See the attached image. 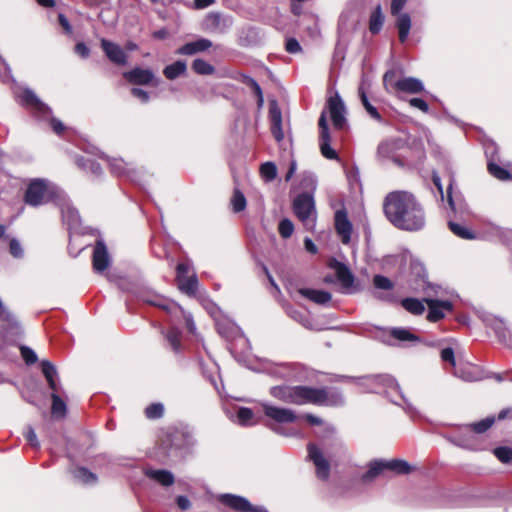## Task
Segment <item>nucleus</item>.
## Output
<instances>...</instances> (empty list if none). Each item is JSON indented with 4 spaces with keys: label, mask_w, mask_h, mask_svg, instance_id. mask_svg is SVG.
Returning <instances> with one entry per match:
<instances>
[{
    "label": "nucleus",
    "mask_w": 512,
    "mask_h": 512,
    "mask_svg": "<svg viewBox=\"0 0 512 512\" xmlns=\"http://www.w3.org/2000/svg\"><path fill=\"white\" fill-rule=\"evenodd\" d=\"M383 210L388 221L404 231H419L425 226V213L413 194L390 192L384 199Z\"/></svg>",
    "instance_id": "obj_1"
},
{
    "label": "nucleus",
    "mask_w": 512,
    "mask_h": 512,
    "mask_svg": "<svg viewBox=\"0 0 512 512\" xmlns=\"http://www.w3.org/2000/svg\"><path fill=\"white\" fill-rule=\"evenodd\" d=\"M343 380H353L364 392L385 393L392 403L400 406L409 415L416 414V408L403 395L399 384L390 375H368L363 377L341 376Z\"/></svg>",
    "instance_id": "obj_2"
},
{
    "label": "nucleus",
    "mask_w": 512,
    "mask_h": 512,
    "mask_svg": "<svg viewBox=\"0 0 512 512\" xmlns=\"http://www.w3.org/2000/svg\"><path fill=\"white\" fill-rule=\"evenodd\" d=\"M16 101L24 108L28 109L36 118L41 120H50L53 131L60 135L66 127L57 118L52 117L51 108L45 104L33 90L27 87H19L14 90Z\"/></svg>",
    "instance_id": "obj_3"
},
{
    "label": "nucleus",
    "mask_w": 512,
    "mask_h": 512,
    "mask_svg": "<svg viewBox=\"0 0 512 512\" xmlns=\"http://www.w3.org/2000/svg\"><path fill=\"white\" fill-rule=\"evenodd\" d=\"M62 190L44 179H34L27 186L24 201L27 205L38 207L50 201L54 203L61 196Z\"/></svg>",
    "instance_id": "obj_4"
},
{
    "label": "nucleus",
    "mask_w": 512,
    "mask_h": 512,
    "mask_svg": "<svg viewBox=\"0 0 512 512\" xmlns=\"http://www.w3.org/2000/svg\"><path fill=\"white\" fill-rule=\"evenodd\" d=\"M494 422V417H486L481 421L462 426L460 433L455 435H447L445 438L458 447L470 450H478L479 447L476 444V437L472 434V432L478 434L484 433L494 424Z\"/></svg>",
    "instance_id": "obj_5"
},
{
    "label": "nucleus",
    "mask_w": 512,
    "mask_h": 512,
    "mask_svg": "<svg viewBox=\"0 0 512 512\" xmlns=\"http://www.w3.org/2000/svg\"><path fill=\"white\" fill-rule=\"evenodd\" d=\"M293 212L308 231H314L317 221L315 200L311 193L303 192L293 200Z\"/></svg>",
    "instance_id": "obj_6"
},
{
    "label": "nucleus",
    "mask_w": 512,
    "mask_h": 512,
    "mask_svg": "<svg viewBox=\"0 0 512 512\" xmlns=\"http://www.w3.org/2000/svg\"><path fill=\"white\" fill-rule=\"evenodd\" d=\"M308 386L280 385L270 388V394L285 403L303 405L308 403Z\"/></svg>",
    "instance_id": "obj_7"
},
{
    "label": "nucleus",
    "mask_w": 512,
    "mask_h": 512,
    "mask_svg": "<svg viewBox=\"0 0 512 512\" xmlns=\"http://www.w3.org/2000/svg\"><path fill=\"white\" fill-rule=\"evenodd\" d=\"M308 403L319 406H342L345 399L342 392L337 388L309 387Z\"/></svg>",
    "instance_id": "obj_8"
},
{
    "label": "nucleus",
    "mask_w": 512,
    "mask_h": 512,
    "mask_svg": "<svg viewBox=\"0 0 512 512\" xmlns=\"http://www.w3.org/2000/svg\"><path fill=\"white\" fill-rule=\"evenodd\" d=\"M132 293L143 302L159 307L168 313H175L176 310H181V307L176 302L164 298L148 287L135 288L132 290Z\"/></svg>",
    "instance_id": "obj_9"
},
{
    "label": "nucleus",
    "mask_w": 512,
    "mask_h": 512,
    "mask_svg": "<svg viewBox=\"0 0 512 512\" xmlns=\"http://www.w3.org/2000/svg\"><path fill=\"white\" fill-rule=\"evenodd\" d=\"M330 267L335 270L338 282L341 285V292L344 294H354L361 290V287L355 281V277L350 269L337 260H333Z\"/></svg>",
    "instance_id": "obj_10"
},
{
    "label": "nucleus",
    "mask_w": 512,
    "mask_h": 512,
    "mask_svg": "<svg viewBox=\"0 0 512 512\" xmlns=\"http://www.w3.org/2000/svg\"><path fill=\"white\" fill-rule=\"evenodd\" d=\"M189 271L190 265L188 263H179L176 268V281L182 293L194 296L198 289V279L195 273L188 275Z\"/></svg>",
    "instance_id": "obj_11"
},
{
    "label": "nucleus",
    "mask_w": 512,
    "mask_h": 512,
    "mask_svg": "<svg viewBox=\"0 0 512 512\" xmlns=\"http://www.w3.org/2000/svg\"><path fill=\"white\" fill-rule=\"evenodd\" d=\"M221 504L237 512H268L263 506H254L243 496L235 494H221L218 497Z\"/></svg>",
    "instance_id": "obj_12"
},
{
    "label": "nucleus",
    "mask_w": 512,
    "mask_h": 512,
    "mask_svg": "<svg viewBox=\"0 0 512 512\" xmlns=\"http://www.w3.org/2000/svg\"><path fill=\"white\" fill-rule=\"evenodd\" d=\"M320 134H319V146L321 154L329 160H335L338 158L336 151L331 147V137L329 127L327 123V117L325 112H322L318 121Z\"/></svg>",
    "instance_id": "obj_13"
},
{
    "label": "nucleus",
    "mask_w": 512,
    "mask_h": 512,
    "mask_svg": "<svg viewBox=\"0 0 512 512\" xmlns=\"http://www.w3.org/2000/svg\"><path fill=\"white\" fill-rule=\"evenodd\" d=\"M307 450L309 459L316 467L317 477L322 480H326L329 477L330 464L323 456L321 449L317 445L310 443Z\"/></svg>",
    "instance_id": "obj_14"
},
{
    "label": "nucleus",
    "mask_w": 512,
    "mask_h": 512,
    "mask_svg": "<svg viewBox=\"0 0 512 512\" xmlns=\"http://www.w3.org/2000/svg\"><path fill=\"white\" fill-rule=\"evenodd\" d=\"M55 204L59 206L63 221L68 225L69 228H74L79 225V213L70 203L69 199L63 191L61 192V196L58 197Z\"/></svg>",
    "instance_id": "obj_15"
},
{
    "label": "nucleus",
    "mask_w": 512,
    "mask_h": 512,
    "mask_svg": "<svg viewBox=\"0 0 512 512\" xmlns=\"http://www.w3.org/2000/svg\"><path fill=\"white\" fill-rule=\"evenodd\" d=\"M328 108L333 126L343 129L346 125V107L338 94L328 100Z\"/></svg>",
    "instance_id": "obj_16"
},
{
    "label": "nucleus",
    "mask_w": 512,
    "mask_h": 512,
    "mask_svg": "<svg viewBox=\"0 0 512 512\" xmlns=\"http://www.w3.org/2000/svg\"><path fill=\"white\" fill-rule=\"evenodd\" d=\"M262 407L265 416L278 424L293 423L297 419L291 409L277 407L269 403H263Z\"/></svg>",
    "instance_id": "obj_17"
},
{
    "label": "nucleus",
    "mask_w": 512,
    "mask_h": 512,
    "mask_svg": "<svg viewBox=\"0 0 512 512\" xmlns=\"http://www.w3.org/2000/svg\"><path fill=\"white\" fill-rule=\"evenodd\" d=\"M101 48L112 63L119 66L127 64L128 55L119 44L103 38Z\"/></svg>",
    "instance_id": "obj_18"
},
{
    "label": "nucleus",
    "mask_w": 512,
    "mask_h": 512,
    "mask_svg": "<svg viewBox=\"0 0 512 512\" xmlns=\"http://www.w3.org/2000/svg\"><path fill=\"white\" fill-rule=\"evenodd\" d=\"M123 77L133 85H149V84H158V80L154 83L156 79L154 72L151 69H143L140 67H135L130 71H126L123 73Z\"/></svg>",
    "instance_id": "obj_19"
},
{
    "label": "nucleus",
    "mask_w": 512,
    "mask_h": 512,
    "mask_svg": "<svg viewBox=\"0 0 512 512\" xmlns=\"http://www.w3.org/2000/svg\"><path fill=\"white\" fill-rule=\"evenodd\" d=\"M424 301L428 305L427 319L430 322L441 320L444 318L446 311L452 310V303L450 301L435 300L430 297H425Z\"/></svg>",
    "instance_id": "obj_20"
},
{
    "label": "nucleus",
    "mask_w": 512,
    "mask_h": 512,
    "mask_svg": "<svg viewBox=\"0 0 512 512\" xmlns=\"http://www.w3.org/2000/svg\"><path fill=\"white\" fill-rule=\"evenodd\" d=\"M92 263H93V269L97 273L104 272L110 266V263H111L110 256H109L107 247H106L105 243L103 242V240H98L96 242V245H95L94 251H93Z\"/></svg>",
    "instance_id": "obj_21"
},
{
    "label": "nucleus",
    "mask_w": 512,
    "mask_h": 512,
    "mask_svg": "<svg viewBox=\"0 0 512 512\" xmlns=\"http://www.w3.org/2000/svg\"><path fill=\"white\" fill-rule=\"evenodd\" d=\"M110 171L118 177H127L131 181H136V174L138 173L129 163H126L122 158L106 157Z\"/></svg>",
    "instance_id": "obj_22"
},
{
    "label": "nucleus",
    "mask_w": 512,
    "mask_h": 512,
    "mask_svg": "<svg viewBox=\"0 0 512 512\" xmlns=\"http://www.w3.org/2000/svg\"><path fill=\"white\" fill-rule=\"evenodd\" d=\"M335 229L344 244L350 242L352 233V224L348 219V215L345 209H340L335 212Z\"/></svg>",
    "instance_id": "obj_23"
},
{
    "label": "nucleus",
    "mask_w": 512,
    "mask_h": 512,
    "mask_svg": "<svg viewBox=\"0 0 512 512\" xmlns=\"http://www.w3.org/2000/svg\"><path fill=\"white\" fill-rule=\"evenodd\" d=\"M143 473L148 479L163 487H170L175 482L173 473L166 469H155L147 466L143 468Z\"/></svg>",
    "instance_id": "obj_24"
},
{
    "label": "nucleus",
    "mask_w": 512,
    "mask_h": 512,
    "mask_svg": "<svg viewBox=\"0 0 512 512\" xmlns=\"http://www.w3.org/2000/svg\"><path fill=\"white\" fill-rule=\"evenodd\" d=\"M402 141L399 139H390L383 141L379 144L377 153L383 159H391L398 166H404L403 161L395 155V152L400 148Z\"/></svg>",
    "instance_id": "obj_25"
},
{
    "label": "nucleus",
    "mask_w": 512,
    "mask_h": 512,
    "mask_svg": "<svg viewBox=\"0 0 512 512\" xmlns=\"http://www.w3.org/2000/svg\"><path fill=\"white\" fill-rule=\"evenodd\" d=\"M212 41L207 38H199L195 41L188 42L176 50L178 55H194L204 52L212 47Z\"/></svg>",
    "instance_id": "obj_26"
},
{
    "label": "nucleus",
    "mask_w": 512,
    "mask_h": 512,
    "mask_svg": "<svg viewBox=\"0 0 512 512\" xmlns=\"http://www.w3.org/2000/svg\"><path fill=\"white\" fill-rule=\"evenodd\" d=\"M454 375L467 382L479 381L483 378L480 368L472 364L456 366L454 368Z\"/></svg>",
    "instance_id": "obj_27"
},
{
    "label": "nucleus",
    "mask_w": 512,
    "mask_h": 512,
    "mask_svg": "<svg viewBox=\"0 0 512 512\" xmlns=\"http://www.w3.org/2000/svg\"><path fill=\"white\" fill-rule=\"evenodd\" d=\"M396 84V91L409 94H417L424 91L423 82L415 77H402L399 78Z\"/></svg>",
    "instance_id": "obj_28"
},
{
    "label": "nucleus",
    "mask_w": 512,
    "mask_h": 512,
    "mask_svg": "<svg viewBox=\"0 0 512 512\" xmlns=\"http://www.w3.org/2000/svg\"><path fill=\"white\" fill-rule=\"evenodd\" d=\"M269 116L271 120V131L277 141H281L284 137L282 131V113L276 103H272L269 107Z\"/></svg>",
    "instance_id": "obj_29"
},
{
    "label": "nucleus",
    "mask_w": 512,
    "mask_h": 512,
    "mask_svg": "<svg viewBox=\"0 0 512 512\" xmlns=\"http://www.w3.org/2000/svg\"><path fill=\"white\" fill-rule=\"evenodd\" d=\"M42 373L45 379L48 382L49 388L52 392H58L59 383H58V372L56 367L48 360H43L41 362Z\"/></svg>",
    "instance_id": "obj_30"
},
{
    "label": "nucleus",
    "mask_w": 512,
    "mask_h": 512,
    "mask_svg": "<svg viewBox=\"0 0 512 512\" xmlns=\"http://www.w3.org/2000/svg\"><path fill=\"white\" fill-rule=\"evenodd\" d=\"M299 293L303 297L313 301L316 304H321V305L328 303L332 298L331 293L328 291H324V290L301 288L299 290Z\"/></svg>",
    "instance_id": "obj_31"
},
{
    "label": "nucleus",
    "mask_w": 512,
    "mask_h": 512,
    "mask_svg": "<svg viewBox=\"0 0 512 512\" xmlns=\"http://www.w3.org/2000/svg\"><path fill=\"white\" fill-rule=\"evenodd\" d=\"M173 444L178 449L189 451L196 445V439L192 432L182 430L176 433Z\"/></svg>",
    "instance_id": "obj_32"
},
{
    "label": "nucleus",
    "mask_w": 512,
    "mask_h": 512,
    "mask_svg": "<svg viewBox=\"0 0 512 512\" xmlns=\"http://www.w3.org/2000/svg\"><path fill=\"white\" fill-rule=\"evenodd\" d=\"M396 27L399 33V40L404 43L409 36L411 29V17L408 13L399 12L396 14Z\"/></svg>",
    "instance_id": "obj_33"
},
{
    "label": "nucleus",
    "mask_w": 512,
    "mask_h": 512,
    "mask_svg": "<svg viewBox=\"0 0 512 512\" xmlns=\"http://www.w3.org/2000/svg\"><path fill=\"white\" fill-rule=\"evenodd\" d=\"M71 473L75 481L84 485H95L98 481L97 475L85 467H76Z\"/></svg>",
    "instance_id": "obj_34"
},
{
    "label": "nucleus",
    "mask_w": 512,
    "mask_h": 512,
    "mask_svg": "<svg viewBox=\"0 0 512 512\" xmlns=\"http://www.w3.org/2000/svg\"><path fill=\"white\" fill-rule=\"evenodd\" d=\"M384 471H386L385 460L371 461L368 465V470L362 475V481L364 483L370 482Z\"/></svg>",
    "instance_id": "obj_35"
},
{
    "label": "nucleus",
    "mask_w": 512,
    "mask_h": 512,
    "mask_svg": "<svg viewBox=\"0 0 512 512\" xmlns=\"http://www.w3.org/2000/svg\"><path fill=\"white\" fill-rule=\"evenodd\" d=\"M162 334L168 342L171 350L178 354L181 352V331L177 327H172L168 331H162Z\"/></svg>",
    "instance_id": "obj_36"
},
{
    "label": "nucleus",
    "mask_w": 512,
    "mask_h": 512,
    "mask_svg": "<svg viewBox=\"0 0 512 512\" xmlns=\"http://www.w3.org/2000/svg\"><path fill=\"white\" fill-rule=\"evenodd\" d=\"M187 71V64L183 60H177L174 63L167 65L163 69L164 76L169 80H175L176 78L184 75Z\"/></svg>",
    "instance_id": "obj_37"
},
{
    "label": "nucleus",
    "mask_w": 512,
    "mask_h": 512,
    "mask_svg": "<svg viewBox=\"0 0 512 512\" xmlns=\"http://www.w3.org/2000/svg\"><path fill=\"white\" fill-rule=\"evenodd\" d=\"M215 326L218 333L227 339L233 337L238 331L236 324L228 319L216 318Z\"/></svg>",
    "instance_id": "obj_38"
},
{
    "label": "nucleus",
    "mask_w": 512,
    "mask_h": 512,
    "mask_svg": "<svg viewBox=\"0 0 512 512\" xmlns=\"http://www.w3.org/2000/svg\"><path fill=\"white\" fill-rule=\"evenodd\" d=\"M231 419L241 426H252L256 423L253 411L247 407L237 408L235 418Z\"/></svg>",
    "instance_id": "obj_39"
},
{
    "label": "nucleus",
    "mask_w": 512,
    "mask_h": 512,
    "mask_svg": "<svg viewBox=\"0 0 512 512\" xmlns=\"http://www.w3.org/2000/svg\"><path fill=\"white\" fill-rule=\"evenodd\" d=\"M386 470L396 474H409L412 471L410 464L402 459L385 460Z\"/></svg>",
    "instance_id": "obj_40"
},
{
    "label": "nucleus",
    "mask_w": 512,
    "mask_h": 512,
    "mask_svg": "<svg viewBox=\"0 0 512 512\" xmlns=\"http://www.w3.org/2000/svg\"><path fill=\"white\" fill-rule=\"evenodd\" d=\"M287 314L290 318H292L294 321L301 324L303 327L309 330H315V326L313 325L312 319L309 317L308 314L297 310L293 308L287 309Z\"/></svg>",
    "instance_id": "obj_41"
},
{
    "label": "nucleus",
    "mask_w": 512,
    "mask_h": 512,
    "mask_svg": "<svg viewBox=\"0 0 512 512\" xmlns=\"http://www.w3.org/2000/svg\"><path fill=\"white\" fill-rule=\"evenodd\" d=\"M424 299L405 298L401 301L402 307L413 315H421L425 311Z\"/></svg>",
    "instance_id": "obj_42"
},
{
    "label": "nucleus",
    "mask_w": 512,
    "mask_h": 512,
    "mask_svg": "<svg viewBox=\"0 0 512 512\" xmlns=\"http://www.w3.org/2000/svg\"><path fill=\"white\" fill-rule=\"evenodd\" d=\"M390 336L399 342H419L418 336L413 334L406 328H392L390 330Z\"/></svg>",
    "instance_id": "obj_43"
},
{
    "label": "nucleus",
    "mask_w": 512,
    "mask_h": 512,
    "mask_svg": "<svg viewBox=\"0 0 512 512\" xmlns=\"http://www.w3.org/2000/svg\"><path fill=\"white\" fill-rule=\"evenodd\" d=\"M76 163L80 168L84 169L85 171H89L96 176L102 174V168L100 164L89 157H77Z\"/></svg>",
    "instance_id": "obj_44"
},
{
    "label": "nucleus",
    "mask_w": 512,
    "mask_h": 512,
    "mask_svg": "<svg viewBox=\"0 0 512 512\" xmlns=\"http://www.w3.org/2000/svg\"><path fill=\"white\" fill-rule=\"evenodd\" d=\"M384 23V15L381 11V6L378 5L372 12L369 20V30L372 34L380 32Z\"/></svg>",
    "instance_id": "obj_45"
},
{
    "label": "nucleus",
    "mask_w": 512,
    "mask_h": 512,
    "mask_svg": "<svg viewBox=\"0 0 512 512\" xmlns=\"http://www.w3.org/2000/svg\"><path fill=\"white\" fill-rule=\"evenodd\" d=\"M193 71L198 75L208 76L215 72V68L202 58H196L192 63Z\"/></svg>",
    "instance_id": "obj_46"
},
{
    "label": "nucleus",
    "mask_w": 512,
    "mask_h": 512,
    "mask_svg": "<svg viewBox=\"0 0 512 512\" xmlns=\"http://www.w3.org/2000/svg\"><path fill=\"white\" fill-rule=\"evenodd\" d=\"M448 225L453 234H455L459 238L471 240L475 239L476 237L471 230H469L465 225L461 223L449 221Z\"/></svg>",
    "instance_id": "obj_47"
},
{
    "label": "nucleus",
    "mask_w": 512,
    "mask_h": 512,
    "mask_svg": "<svg viewBox=\"0 0 512 512\" xmlns=\"http://www.w3.org/2000/svg\"><path fill=\"white\" fill-rule=\"evenodd\" d=\"M52 407L51 413L54 417L61 418L65 416L66 413V404L58 395V392H52Z\"/></svg>",
    "instance_id": "obj_48"
},
{
    "label": "nucleus",
    "mask_w": 512,
    "mask_h": 512,
    "mask_svg": "<svg viewBox=\"0 0 512 512\" xmlns=\"http://www.w3.org/2000/svg\"><path fill=\"white\" fill-rule=\"evenodd\" d=\"M489 173L499 179V180H509L511 179V174L508 170L500 167L498 164L489 161L487 165Z\"/></svg>",
    "instance_id": "obj_49"
},
{
    "label": "nucleus",
    "mask_w": 512,
    "mask_h": 512,
    "mask_svg": "<svg viewBox=\"0 0 512 512\" xmlns=\"http://www.w3.org/2000/svg\"><path fill=\"white\" fill-rule=\"evenodd\" d=\"M260 173L266 182H271L277 176V167L273 162H265L260 167Z\"/></svg>",
    "instance_id": "obj_50"
},
{
    "label": "nucleus",
    "mask_w": 512,
    "mask_h": 512,
    "mask_svg": "<svg viewBox=\"0 0 512 512\" xmlns=\"http://www.w3.org/2000/svg\"><path fill=\"white\" fill-rule=\"evenodd\" d=\"M231 204H232L233 211L235 213H239L246 208V205H247L246 198L240 190H238V189L234 190L233 197L231 199Z\"/></svg>",
    "instance_id": "obj_51"
},
{
    "label": "nucleus",
    "mask_w": 512,
    "mask_h": 512,
    "mask_svg": "<svg viewBox=\"0 0 512 512\" xmlns=\"http://www.w3.org/2000/svg\"><path fill=\"white\" fill-rule=\"evenodd\" d=\"M397 71L395 69H390L385 72L383 76V84L384 88L388 92L396 91V82H398Z\"/></svg>",
    "instance_id": "obj_52"
},
{
    "label": "nucleus",
    "mask_w": 512,
    "mask_h": 512,
    "mask_svg": "<svg viewBox=\"0 0 512 512\" xmlns=\"http://www.w3.org/2000/svg\"><path fill=\"white\" fill-rule=\"evenodd\" d=\"M164 414V406L162 403H152L145 408V416L148 419H159Z\"/></svg>",
    "instance_id": "obj_53"
},
{
    "label": "nucleus",
    "mask_w": 512,
    "mask_h": 512,
    "mask_svg": "<svg viewBox=\"0 0 512 512\" xmlns=\"http://www.w3.org/2000/svg\"><path fill=\"white\" fill-rule=\"evenodd\" d=\"M373 284L375 288L381 290H392L394 287L393 282L383 275H375L373 278Z\"/></svg>",
    "instance_id": "obj_54"
},
{
    "label": "nucleus",
    "mask_w": 512,
    "mask_h": 512,
    "mask_svg": "<svg viewBox=\"0 0 512 512\" xmlns=\"http://www.w3.org/2000/svg\"><path fill=\"white\" fill-rule=\"evenodd\" d=\"M278 231L281 237L285 239L289 238L294 231V225L292 221L287 218L282 219L279 223Z\"/></svg>",
    "instance_id": "obj_55"
},
{
    "label": "nucleus",
    "mask_w": 512,
    "mask_h": 512,
    "mask_svg": "<svg viewBox=\"0 0 512 512\" xmlns=\"http://www.w3.org/2000/svg\"><path fill=\"white\" fill-rule=\"evenodd\" d=\"M21 356L27 365L35 364L38 360L37 354L33 349L28 346L22 345L20 347Z\"/></svg>",
    "instance_id": "obj_56"
},
{
    "label": "nucleus",
    "mask_w": 512,
    "mask_h": 512,
    "mask_svg": "<svg viewBox=\"0 0 512 512\" xmlns=\"http://www.w3.org/2000/svg\"><path fill=\"white\" fill-rule=\"evenodd\" d=\"M493 453L502 463L506 464L512 460V449L509 447L495 448Z\"/></svg>",
    "instance_id": "obj_57"
},
{
    "label": "nucleus",
    "mask_w": 512,
    "mask_h": 512,
    "mask_svg": "<svg viewBox=\"0 0 512 512\" xmlns=\"http://www.w3.org/2000/svg\"><path fill=\"white\" fill-rule=\"evenodd\" d=\"M494 330L498 339L508 347L512 348V334L509 336L506 335V329L503 327L502 323H497Z\"/></svg>",
    "instance_id": "obj_58"
},
{
    "label": "nucleus",
    "mask_w": 512,
    "mask_h": 512,
    "mask_svg": "<svg viewBox=\"0 0 512 512\" xmlns=\"http://www.w3.org/2000/svg\"><path fill=\"white\" fill-rule=\"evenodd\" d=\"M244 83H246L252 88L253 92L258 98V105L261 106L263 104V93L260 85L249 76L244 77Z\"/></svg>",
    "instance_id": "obj_59"
},
{
    "label": "nucleus",
    "mask_w": 512,
    "mask_h": 512,
    "mask_svg": "<svg viewBox=\"0 0 512 512\" xmlns=\"http://www.w3.org/2000/svg\"><path fill=\"white\" fill-rule=\"evenodd\" d=\"M9 251L14 258H22L24 255L20 242L15 238L11 239L9 242Z\"/></svg>",
    "instance_id": "obj_60"
},
{
    "label": "nucleus",
    "mask_w": 512,
    "mask_h": 512,
    "mask_svg": "<svg viewBox=\"0 0 512 512\" xmlns=\"http://www.w3.org/2000/svg\"><path fill=\"white\" fill-rule=\"evenodd\" d=\"M441 359L444 362L450 363L451 366H453L454 368L457 366L456 365V360H455L454 350L451 347H447V348L442 349V351H441Z\"/></svg>",
    "instance_id": "obj_61"
},
{
    "label": "nucleus",
    "mask_w": 512,
    "mask_h": 512,
    "mask_svg": "<svg viewBox=\"0 0 512 512\" xmlns=\"http://www.w3.org/2000/svg\"><path fill=\"white\" fill-rule=\"evenodd\" d=\"M131 94L137 98L142 104H146L150 101V95L147 91L141 89V88H132Z\"/></svg>",
    "instance_id": "obj_62"
},
{
    "label": "nucleus",
    "mask_w": 512,
    "mask_h": 512,
    "mask_svg": "<svg viewBox=\"0 0 512 512\" xmlns=\"http://www.w3.org/2000/svg\"><path fill=\"white\" fill-rule=\"evenodd\" d=\"M25 438L29 442V444L34 448H39L40 443L38 441L37 435L32 427H28L25 432Z\"/></svg>",
    "instance_id": "obj_63"
},
{
    "label": "nucleus",
    "mask_w": 512,
    "mask_h": 512,
    "mask_svg": "<svg viewBox=\"0 0 512 512\" xmlns=\"http://www.w3.org/2000/svg\"><path fill=\"white\" fill-rule=\"evenodd\" d=\"M409 104L412 107L417 108V109L421 110L424 113H428V111H429V105L427 104L426 101H424L421 98H411L409 100Z\"/></svg>",
    "instance_id": "obj_64"
}]
</instances>
